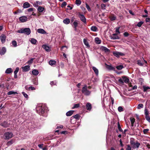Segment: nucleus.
Wrapping results in <instances>:
<instances>
[{
  "mask_svg": "<svg viewBox=\"0 0 150 150\" xmlns=\"http://www.w3.org/2000/svg\"><path fill=\"white\" fill-rule=\"evenodd\" d=\"M67 3L65 1H64L62 4L61 6L62 8H63L64 6H65L67 5Z\"/></svg>",
  "mask_w": 150,
  "mask_h": 150,
  "instance_id": "nucleus-57",
  "label": "nucleus"
},
{
  "mask_svg": "<svg viewBox=\"0 0 150 150\" xmlns=\"http://www.w3.org/2000/svg\"><path fill=\"white\" fill-rule=\"evenodd\" d=\"M106 68L109 70L115 71V67L112 66L111 65H108L106 64H105Z\"/></svg>",
  "mask_w": 150,
  "mask_h": 150,
  "instance_id": "nucleus-11",
  "label": "nucleus"
},
{
  "mask_svg": "<svg viewBox=\"0 0 150 150\" xmlns=\"http://www.w3.org/2000/svg\"><path fill=\"white\" fill-rule=\"evenodd\" d=\"M17 32L19 33H24L28 35L30 34L31 31L29 28H22L18 30Z\"/></svg>",
  "mask_w": 150,
  "mask_h": 150,
  "instance_id": "nucleus-3",
  "label": "nucleus"
},
{
  "mask_svg": "<svg viewBox=\"0 0 150 150\" xmlns=\"http://www.w3.org/2000/svg\"><path fill=\"white\" fill-rule=\"evenodd\" d=\"M124 66L123 65H119L116 66V68L119 70H120L124 68Z\"/></svg>",
  "mask_w": 150,
  "mask_h": 150,
  "instance_id": "nucleus-35",
  "label": "nucleus"
},
{
  "mask_svg": "<svg viewBox=\"0 0 150 150\" xmlns=\"http://www.w3.org/2000/svg\"><path fill=\"white\" fill-rule=\"evenodd\" d=\"M113 54L115 56L118 58L120 57V56H123L125 55V53L117 51L113 52Z\"/></svg>",
  "mask_w": 150,
  "mask_h": 150,
  "instance_id": "nucleus-6",
  "label": "nucleus"
},
{
  "mask_svg": "<svg viewBox=\"0 0 150 150\" xmlns=\"http://www.w3.org/2000/svg\"><path fill=\"white\" fill-rule=\"evenodd\" d=\"M23 72H26L30 70V66L29 65H26L22 68Z\"/></svg>",
  "mask_w": 150,
  "mask_h": 150,
  "instance_id": "nucleus-10",
  "label": "nucleus"
},
{
  "mask_svg": "<svg viewBox=\"0 0 150 150\" xmlns=\"http://www.w3.org/2000/svg\"><path fill=\"white\" fill-rule=\"evenodd\" d=\"M123 35L125 37H127L129 36V34L127 32H125L123 33Z\"/></svg>",
  "mask_w": 150,
  "mask_h": 150,
  "instance_id": "nucleus-64",
  "label": "nucleus"
},
{
  "mask_svg": "<svg viewBox=\"0 0 150 150\" xmlns=\"http://www.w3.org/2000/svg\"><path fill=\"white\" fill-rule=\"evenodd\" d=\"M118 110L119 112H121L123 110V108L121 106L119 107L118 108Z\"/></svg>",
  "mask_w": 150,
  "mask_h": 150,
  "instance_id": "nucleus-48",
  "label": "nucleus"
},
{
  "mask_svg": "<svg viewBox=\"0 0 150 150\" xmlns=\"http://www.w3.org/2000/svg\"><path fill=\"white\" fill-rule=\"evenodd\" d=\"M12 44L14 47H16L17 46V43L15 40H13L12 41Z\"/></svg>",
  "mask_w": 150,
  "mask_h": 150,
  "instance_id": "nucleus-44",
  "label": "nucleus"
},
{
  "mask_svg": "<svg viewBox=\"0 0 150 150\" xmlns=\"http://www.w3.org/2000/svg\"><path fill=\"white\" fill-rule=\"evenodd\" d=\"M86 107L87 110H91L92 108L91 105L90 103H87L86 105Z\"/></svg>",
  "mask_w": 150,
  "mask_h": 150,
  "instance_id": "nucleus-12",
  "label": "nucleus"
},
{
  "mask_svg": "<svg viewBox=\"0 0 150 150\" xmlns=\"http://www.w3.org/2000/svg\"><path fill=\"white\" fill-rule=\"evenodd\" d=\"M101 49L102 50L105 51V52H110V50L109 49L104 46L101 47Z\"/></svg>",
  "mask_w": 150,
  "mask_h": 150,
  "instance_id": "nucleus-18",
  "label": "nucleus"
},
{
  "mask_svg": "<svg viewBox=\"0 0 150 150\" xmlns=\"http://www.w3.org/2000/svg\"><path fill=\"white\" fill-rule=\"evenodd\" d=\"M149 112L148 110L146 109H145L144 110V114L145 116H147L149 115Z\"/></svg>",
  "mask_w": 150,
  "mask_h": 150,
  "instance_id": "nucleus-43",
  "label": "nucleus"
},
{
  "mask_svg": "<svg viewBox=\"0 0 150 150\" xmlns=\"http://www.w3.org/2000/svg\"><path fill=\"white\" fill-rule=\"evenodd\" d=\"M95 42L97 44H100L101 43V41L100 40L99 38L97 37L95 39Z\"/></svg>",
  "mask_w": 150,
  "mask_h": 150,
  "instance_id": "nucleus-30",
  "label": "nucleus"
},
{
  "mask_svg": "<svg viewBox=\"0 0 150 150\" xmlns=\"http://www.w3.org/2000/svg\"><path fill=\"white\" fill-rule=\"evenodd\" d=\"M143 106H144V105L143 104H139L138 105V106L137 107V108L138 109H140L141 108H143Z\"/></svg>",
  "mask_w": 150,
  "mask_h": 150,
  "instance_id": "nucleus-47",
  "label": "nucleus"
},
{
  "mask_svg": "<svg viewBox=\"0 0 150 150\" xmlns=\"http://www.w3.org/2000/svg\"><path fill=\"white\" fill-rule=\"evenodd\" d=\"M44 7L39 6L38 8V10L39 12H42L44 11Z\"/></svg>",
  "mask_w": 150,
  "mask_h": 150,
  "instance_id": "nucleus-24",
  "label": "nucleus"
},
{
  "mask_svg": "<svg viewBox=\"0 0 150 150\" xmlns=\"http://www.w3.org/2000/svg\"><path fill=\"white\" fill-rule=\"evenodd\" d=\"M60 134H67L68 133L67 131H64L60 132Z\"/></svg>",
  "mask_w": 150,
  "mask_h": 150,
  "instance_id": "nucleus-61",
  "label": "nucleus"
},
{
  "mask_svg": "<svg viewBox=\"0 0 150 150\" xmlns=\"http://www.w3.org/2000/svg\"><path fill=\"white\" fill-rule=\"evenodd\" d=\"M83 42L84 44L87 47H89L90 46L88 44V42L87 41L86 39H84L83 40Z\"/></svg>",
  "mask_w": 150,
  "mask_h": 150,
  "instance_id": "nucleus-33",
  "label": "nucleus"
},
{
  "mask_svg": "<svg viewBox=\"0 0 150 150\" xmlns=\"http://www.w3.org/2000/svg\"><path fill=\"white\" fill-rule=\"evenodd\" d=\"M137 64L140 66H142L143 64V63L142 62L141 60H138L137 61Z\"/></svg>",
  "mask_w": 150,
  "mask_h": 150,
  "instance_id": "nucleus-40",
  "label": "nucleus"
},
{
  "mask_svg": "<svg viewBox=\"0 0 150 150\" xmlns=\"http://www.w3.org/2000/svg\"><path fill=\"white\" fill-rule=\"evenodd\" d=\"M145 118L147 121H148L149 122H150V117L149 115L145 116Z\"/></svg>",
  "mask_w": 150,
  "mask_h": 150,
  "instance_id": "nucleus-58",
  "label": "nucleus"
},
{
  "mask_svg": "<svg viewBox=\"0 0 150 150\" xmlns=\"http://www.w3.org/2000/svg\"><path fill=\"white\" fill-rule=\"evenodd\" d=\"M130 143L133 148L138 149L140 145V144L138 141H136L135 142V139L133 138L130 139Z\"/></svg>",
  "mask_w": 150,
  "mask_h": 150,
  "instance_id": "nucleus-2",
  "label": "nucleus"
},
{
  "mask_svg": "<svg viewBox=\"0 0 150 150\" xmlns=\"http://www.w3.org/2000/svg\"><path fill=\"white\" fill-rule=\"evenodd\" d=\"M6 51V48L5 47H3L0 51V53L1 55H3Z\"/></svg>",
  "mask_w": 150,
  "mask_h": 150,
  "instance_id": "nucleus-16",
  "label": "nucleus"
},
{
  "mask_svg": "<svg viewBox=\"0 0 150 150\" xmlns=\"http://www.w3.org/2000/svg\"><path fill=\"white\" fill-rule=\"evenodd\" d=\"M101 8L103 9H105V8L106 7V5L105 4H101Z\"/></svg>",
  "mask_w": 150,
  "mask_h": 150,
  "instance_id": "nucleus-50",
  "label": "nucleus"
},
{
  "mask_svg": "<svg viewBox=\"0 0 150 150\" xmlns=\"http://www.w3.org/2000/svg\"><path fill=\"white\" fill-rule=\"evenodd\" d=\"M37 32L39 33L42 34H45L46 33V32L43 29L39 28L38 29Z\"/></svg>",
  "mask_w": 150,
  "mask_h": 150,
  "instance_id": "nucleus-17",
  "label": "nucleus"
},
{
  "mask_svg": "<svg viewBox=\"0 0 150 150\" xmlns=\"http://www.w3.org/2000/svg\"><path fill=\"white\" fill-rule=\"evenodd\" d=\"M0 39L2 43H4L6 42V36L5 35L2 34L0 36Z\"/></svg>",
  "mask_w": 150,
  "mask_h": 150,
  "instance_id": "nucleus-9",
  "label": "nucleus"
},
{
  "mask_svg": "<svg viewBox=\"0 0 150 150\" xmlns=\"http://www.w3.org/2000/svg\"><path fill=\"white\" fill-rule=\"evenodd\" d=\"M139 82L140 83L141 85H142L143 83L144 82V79L142 78H140L139 79Z\"/></svg>",
  "mask_w": 150,
  "mask_h": 150,
  "instance_id": "nucleus-53",
  "label": "nucleus"
},
{
  "mask_svg": "<svg viewBox=\"0 0 150 150\" xmlns=\"http://www.w3.org/2000/svg\"><path fill=\"white\" fill-rule=\"evenodd\" d=\"M56 63V62L54 60H50L49 62V64L51 66L55 64Z\"/></svg>",
  "mask_w": 150,
  "mask_h": 150,
  "instance_id": "nucleus-25",
  "label": "nucleus"
},
{
  "mask_svg": "<svg viewBox=\"0 0 150 150\" xmlns=\"http://www.w3.org/2000/svg\"><path fill=\"white\" fill-rule=\"evenodd\" d=\"M73 117L74 118H75L77 120H79L80 117V116H79V114H77L75 115H74V116Z\"/></svg>",
  "mask_w": 150,
  "mask_h": 150,
  "instance_id": "nucleus-46",
  "label": "nucleus"
},
{
  "mask_svg": "<svg viewBox=\"0 0 150 150\" xmlns=\"http://www.w3.org/2000/svg\"><path fill=\"white\" fill-rule=\"evenodd\" d=\"M13 135V134L11 132H6L4 134V136L5 137L4 139L7 140L9 139L12 137Z\"/></svg>",
  "mask_w": 150,
  "mask_h": 150,
  "instance_id": "nucleus-5",
  "label": "nucleus"
},
{
  "mask_svg": "<svg viewBox=\"0 0 150 150\" xmlns=\"http://www.w3.org/2000/svg\"><path fill=\"white\" fill-rule=\"evenodd\" d=\"M149 131V129H144L143 131V133L144 134H146Z\"/></svg>",
  "mask_w": 150,
  "mask_h": 150,
  "instance_id": "nucleus-55",
  "label": "nucleus"
},
{
  "mask_svg": "<svg viewBox=\"0 0 150 150\" xmlns=\"http://www.w3.org/2000/svg\"><path fill=\"white\" fill-rule=\"evenodd\" d=\"M14 141L13 140L11 139L7 142L6 145L8 146H9L12 144L14 143Z\"/></svg>",
  "mask_w": 150,
  "mask_h": 150,
  "instance_id": "nucleus-32",
  "label": "nucleus"
},
{
  "mask_svg": "<svg viewBox=\"0 0 150 150\" xmlns=\"http://www.w3.org/2000/svg\"><path fill=\"white\" fill-rule=\"evenodd\" d=\"M122 79L120 78L119 79L118 81L120 83L122 84H123L124 82L125 83H128L129 81V79L126 76H122Z\"/></svg>",
  "mask_w": 150,
  "mask_h": 150,
  "instance_id": "nucleus-4",
  "label": "nucleus"
},
{
  "mask_svg": "<svg viewBox=\"0 0 150 150\" xmlns=\"http://www.w3.org/2000/svg\"><path fill=\"white\" fill-rule=\"evenodd\" d=\"M32 73L33 75L37 76L39 72L38 70L34 69L32 71Z\"/></svg>",
  "mask_w": 150,
  "mask_h": 150,
  "instance_id": "nucleus-22",
  "label": "nucleus"
},
{
  "mask_svg": "<svg viewBox=\"0 0 150 150\" xmlns=\"http://www.w3.org/2000/svg\"><path fill=\"white\" fill-rule=\"evenodd\" d=\"M78 16L82 21L85 23H86V18L83 14H81V13L79 12L78 13Z\"/></svg>",
  "mask_w": 150,
  "mask_h": 150,
  "instance_id": "nucleus-7",
  "label": "nucleus"
},
{
  "mask_svg": "<svg viewBox=\"0 0 150 150\" xmlns=\"http://www.w3.org/2000/svg\"><path fill=\"white\" fill-rule=\"evenodd\" d=\"M78 21L77 20H76L73 23V25H74V28L75 30H76L78 24Z\"/></svg>",
  "mask_w": 150,
  "mask_h": 150,
  "instance_id": "nucleus-14",
  "label": "nucleus"
},
{
  "mask_svg": "<svg viewBox=\"0 0 150 150\" xmlns=\"http://www.w3.org/2000/svg\"><path fill=\"white\" fill-rule=\"evenodd\" d=\"M75 2L76 4L80 5L81 3V1L80 0H76Z\"/></svg>",
  "mask_w": 150,
  "mask_h": 150,
  "instance_id": "nucleus-52",
  "label": "nucleus"
},
{
  "mask_svg": "<svg viewBox=\"0 0 150 150\" xmlns=\"http://www.w3.org/2000/svg\"><path fill=\"white\" fill-rule=\"evenodd\" d=\"M117 124V127L119 131L120 132H123V131L121 127V126L120 125L119 122H118Z\"/></svg>",
  "mask_w": 150,
  "mask_h": 150,
  "instance_id": "nucleus-31",
  "label": "nucleus"
},
{
  "mask_svg": "<svg viewBox=\"0 0 150 150\" xmlns=\"http://www.w3.org/2000/svg\"><path fill=\"white\" fill-rule=\"evenodd\" d=\"M31 5L28 2H25L23 4V7L24 8H27L30 6Z\"/></svg>",
  "mask_w": 150,
  "mask_h": 150,
  "instance_id": "nucleus-13",
  "label": "nucleus"
},
{
  "mask_svg": "<svg viewBox=\"0 0 150 150\" xmlns=\"http://www.w3.org/2000/svg\"><path fill=\"white\" fill-rule=\"evenodd\" d=\"M130 120L131 123V126L132 127L133 126V124L135 122V119L134 118H130Z\"/></svg>",
  "mask_w": 150,
  "mask_h": 150,
  "instance_id": "nucleus-38",
  "label": "nucleus"
},
{
  "mask_svg": "<svg viewBox=\"0 0 150 150\" xmlns=\"http://www.w3.org/2000/svg\"><path fill=\"white\" fill-rule=\"evenodd\" d=\"M92 69L94 71L95 74L96 75H98V69L96 67H92Z\"/></svg>",
  "mask_w": 150,
  "mask_h": 150,
  "instance_id": "nucleus-26",
  "label": "nucleus"
},
{
  "mask_svg": "<svg viewBox=\"0 0 150 150\" xmlns=\"http://www.w3.org/2000/svg\"><path fill=\"white\" fill-rule=\"evenodd\" d=\"M34 59V58H31L30 60H28V62L27 63L29 64H30L32 63L33 60Z\"/></svg>",
  "mask_w": 150,
  "mask_h": 150,
  "instance_id": "nucleus-45",
  "label": "nucleus"
},
{
  "mask_svg": "<svg viewBox=\"0 0 150 150\" xmlns=\"http://www.w3.org/2000/svg\"><path fill=\"white\" fill-rule=\"evenodd\" d=\"M84 94L86 95H89L91 93V92L87 90V91H85L84 93H83Z\"/></svg>",
  "mask_w": 150,
  "mask_h": 150,
  "instance_id": "nucleus-51",
  "label": "nucleus"
},
{
  "mask_svg": "<svg viewBox=\"0 0 150 150\" xmlns=\"http://www.w3.org/2000/svg\"><path fill=\"white\" fill-rule=\"evenodd\" d=\"M22 94L25 98H28V96L27 94L24 92H22Z\"/></svg>",
  "mask_w": 150,
  "mask_h": 150,
  "instance_id": "nucleus-60",
  "label": "nucleus"
},
{
  "mask_svg": "<svg viewBox=\"0 0 150 150\" xmlns=\"http://www.w3.org/2000/svg\"><path fill=\"white\" fill-rule=\"evenodd\" d=\"M33 84L35 85H37L38 84V79L35 78L33 79L32 81Z\"/></svg>",
  "mask_w": 150,
  "mask_h": 150,
  "instance_id": "nucleus-29",
  "label": "nucleus"
},
{
  "mask_svg": "<svg viewBox=\"0 0 150 150\" xmlns=\"http://www.w3.org/2000/svg\"><path fill=\"white\" fill-rule=\"evenodd\" d=\"M110 38L112 40L119 39H120L118 35L110 36Z\"/></svg>",
  "mask_w": 150,
  "mask_h": 150,
  "instance_id": "nucleus-23",
  "label": "nucleus"
},
{
  "mask_svg": "<svg viewBox=\"0 0 150 150\" xmlns=\"http://www.w3.org/2000/svg\"><path fill=\"white\" fill-rule=\"evenodd\" d=\"M91 30L93 31L96 32L97 31L98 28L96 26H92L91 28Z\"/></svg>",
  "mask_w": 150,
  "mask_h": 150,
  "instance_id": "nucleus-34",
  "label": "nucleus"
},
{
  "mask_svg": "<svg viewBox=\"0 0 150 150\" xmlns=\"http://www.w3.org/2000/svg\"><path fill=\"white\" fill-rule=\"evenodd\" d=\"M43 47L44 48L46 51L47 52H49L50 50V48L46 45H43Z\"/></svg>",
  "mask_w": 150,
  "mask_h": 150,
  "instance_id": "nucleus-20",
  "label": "nucleus"
},
{
  "mask_svg": "<svg viewBox=\"0 0 150 150\" xmlns=\"http://www.w3.org/2000/svg\"><path fill=\"white\" fill-rule=\"evenodd\" d=\"M74 110H70L67 112L66 113L67 116H69L71 115L73 113Z\"/></svg>",
  "mask_w": 150,
  "mask_h": 150,
  "instance_id": "nucleus-21",
  "label": "nucleus"
},
{
  "mask_svg": "<svg viewBox=\"0 0 150 150\" xmlns=\"http://www.w3.org/2000/svg\"><path fill=\"white\" fill-rule=\"evenodd\" d=\"M19 20L21 23H24L28 21V18L27 16H23L20 17Z\"/></svg>",
  "mask_w": 150,
  "mask_h": 150,
  "instance_id": "nucleus-8",
  "label": "nucleus"
},
{
  "mask_svg": "<svg viewBox=\"0 0 150 150\" xmlns=\"http://www.w3.org/2000/svg\"><path fill=\"white\" fill-rule=\"evenodd\" d=\"M46 107L44 105L38 106L36 108L37 112L39 115H42L46 112Z\"/></svg>",
  "mask_w": 150,
  "mask_h": 150,
  "instance_id": "nucleus-1",
  "label": "nucleus"
},
{
  "mask_svg": "<svg viewBox=\"0 0 150 150\" xmlns=\"http://www.w3.org/2000/svg\"><path fill=\"white\" fill-rule=\"evenodd\" d=\"M19 68L18 67H17L15 71H14V74H17V72L19 70Z\"/></svg>",
  "mask_w": 150,
  "mask_h": 150,
  "instance_id": "nucleus-62",
  "label": "nucleus"
},
{
  "mask_svg": "<svg viewBox=\"0 0 150 150\" xmlns=\"http://www.w3.org/2000/svg\"><path fill=\"white\" fill-rule=\"evenodd\" d=\"M0 125L4 127L5 128L7 127L8 126V123L6 121H4L1 123Z\"/></svg>",
  "mask_w": 150,
  "mask_h": 150,
  "instance_id": "nucleus-15",
  "label": "nucleus"
},
{
  "mask_svg": "<svg viewBox=\"0 0 150 150\" xmlns=\"http://www.w3.org/2000/svg\"><path fill=\"white\" fill-rule=\"evenodd\" d=\"M13 71L11 68H9L7 69L5 71V73L6 74H10Z\"/></svg>",
  "mask_w": 150,
  "mask_h": 150,
  "instance_id": "nucleus-28",
  "label": "nucleus"
},
{
  "mask_svg": "<svg viewBox=\"0 0 150 150\" xmlns=\"http://www.w3.org/2000/svg\"><path fill=\"white\" fill-rule=\"evenodd\" d=\"M143 91L144 92H146L147 90L150 89V87L149 86H143Z\"/></svg>",
  "mask_w": 150,
  "mask_h": 150,
  "instance_id": "nucleus-27",
  "label": "nucleus"
},
{
  "mask_svg": "<svg viewBox=\"0 0 150 150\" xmlns=\"http://www.w3.org/2000/svg\"><path fill=\"white\" fill-rule=\"evenodd\" d=\"M22 12V11L20 9H18L14 13V14H17L18 13H20Z\"/></svg>",
  "mask_w": 150,
  "mask_h": 150,
  "instance_id": "nucleus-56",
  "label": "nucleus"
},
{
  "mask_svg": "<svg viewBox=\"0 0 150 150\" xmlns=\"http://www.w3.org/2000/svg\"><path fill=\"white\" fill-rule=\"evenodd\" d=\"M80 106L79 104H75L74 105V106L72 108V109H74L75 108H79Z\"/></svg>",
  "mask_w": 150,
  "mask_h": 150,
  "instance_id": "nucleus-42",
  "label": "nucleus"
},
{
  "mask_svg": "<svg viewBox=\"0 0 150 150\" xmlns=\"http://www.w3.org/2000/svg\"><path fill=\"white\" fill-rule=\"evenodd\" d=\"M144 22L142 21L138 22L137 24V26L138 27H141L142 25L143 24Z\"/></svg>",
  "mask_w": 150,
  "mask_h": 150,
  "instance_id": "nucleus-41",
  "label": "nucleus"
},
{
  "mask_svg": "<svg viewBox=\"0 0 150 150\" xmlns=\"http://www.w3.org/2000/svg\"><path fill=\"white\" fill-rule=\"evenodd\" d=\"M17 93L16 92H14L13 91H10L7 93L8 95H11L13 94H15Z\"/></svg>",
  "mask_w": 150,
  "mask_h": 150,
  "instance_id": "nucleus-39",
  "label": "nucleus"
},
{
  "mask_svg": "<svg viewBox=\"0 0 150 150\" xmlns=\"http://www.w3.org/2000/svg\"><path fill=\"white\" fill-rule=\"evenodd\" d=\"M35 10V9L34 8H30L28 9V12H30L33 11Z\"/></svg>",
  "mask_w": 150,
  "mask_h": 150,
  "instance_id": "nucleus-59",
  "label": "nucleus"
},
{
  "mask_svg": "<svg viewBox=\"0 0 150 150\" xmlns=\"http://www.w3.org/2000/svg\"><path fill=\"white\" fill-rule=\"evenodd\" d=\"M30 42L32 44L35 45L36 44L37 40L35 39L32 38L31 39Z\"/></svg>",
  "mask_w": 150,
  "mask_h": 150,
  "instance_id": "nucleus-36",
  "label": "nucleus"
},
{
  "mask_svg": "<svg viewBox=\"0 0 150 150\" xmlns=\"http://www.w3.org/2000/svg\"><path fill=\"white\" fill-rule=\"evenodd\" d=\"M110 18L111 21H114L116 19V17L114 16H111L110 17Z\"/></svg>",
  "mask_w": 150,
  "mask_h": 150,
  "instance_id": "nucleus-49",
  "label": "nucleus"
},
{
  "mask_svg": "<svg viewBox=\"0 0 150 150\" xmlns=\"http://www.w3.org/2000/svg\"><path fill=\"white\" fill-rule=\"evenodd\" d=\"M63 22L66 24H68L70 22V20L68 18L65 19L63 21Z\"/></svg>",
  "mask_w": 150,
  "mask_h": 150,
  "instance_id": "nucleus-19",
  "label": "nucleus"
},
{
  "mask_svg": "<svg viewBox=\"0 0 150 150\" xmlns=\"http://www.w3.org/2000/svg\"><path fill=\"white\" fill-rule=\"evenodd\" d=\"M87 86L86 85H85L82 88V93H84L85 91H87Z\"/></svg>",
  "mask_w": 150,
  "mask_h": 150,
  "instance_id": "nucleus-37",
  "label": "nucleus"
},
{
  "mask_svg": "<svg viewBox=\"0 0 150 150\" xmlns=\"http://www.w3.org/2000/svg\"><path fill=\"white\" fill-rule=\"evenodd\" d=\"M127 147L126 148V150H131V148L129 145H127Z\"/></svg>",
  "mask_w": 150,
  "mask_h": 150,
  "instance_id": "nucleus-63",
  "label": "nucleus"
},
{
  "mask_svg": "<svg viewBox=\"0 0 150 150\" xmlns=\"http://www.w3.org/2000/svg\"><path fill=\"white\" fill-rule=\"evenodd\" d=\"M86 7L87 8L88 11H91V9L89 6L88 5L87 3H86Z\"/></svg>",
  "mask_w": 150,
  "mask_h": 150,
  "instance_id": "nucleus-54",
  "label": "nucleus"
}]
</instances>
